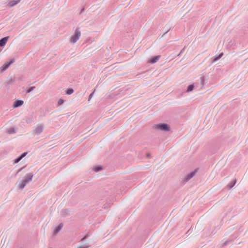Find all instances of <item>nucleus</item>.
Returning <instances> with one entry per match:
<instances>
[{
  "label": "nucleus",
  "instance_id": "obj_1",
  "mask_svg": "<svg viewBox=\"0 0 248 248\" xmlns=\"http://www.w3.org/2000/svg\"><path fill=\"white\" fill-rule=\"evenodd\" d=\"M33 175L32 172L26 174L22 179L18 180L16 183L17 187L20 190H22L26 185L32 180Z\"/></svg>",
  "mask_w": 248,
  "mask_h": 248
},
{
  "label": "nucleus",
  "instance_id": "obj_2",
  "mask_svg": "<svg viewBox=\"0 0 248 248\" xmlns=\"http://www.w3.org/2000/svg\"><path fill=\"white\" fill-rule=\"evenodd\" d=\"M155 129L163 131H169L170 130V126L166 124L160 123L154 125Z\"/></svg>",
  "mask_w": 248,
  "mask_h": 248
},
{
  "label": "nucleus",
  "instance_id": "obj_3",
  "mask_svg": "<svg viewBox=\"0 0 248 248\" xmlns=\"http://www.w3.org/2000/svg\"><path fill=\"white\" fill-rule=\"evenodd\" d=\"M81 35L80 31L78 29H77L75 31L74 34L71 36L70 39V42L72 44H74L77 42L79 39Z\"/></svg>",
  "mask_w": 248,
  "mask_h": 248
},
{
  "label": "nucleus",
  "instance_id": "obj_4",
  "mask_svg": "<svg viewBox=\"0 0 248 248\" xmlns=\"http://www.w3.org/2000/svg\"><path fill=\"white\" fill-rule=\"evenodd\" d=\"M44 129V125L42 124H38L33 130V133L36 135H39L42 133Z\"/></svg>",
  "mask_w": 248,
  "mask_h": 248
},
{
  "label": "nucleus",
  "instance_id": "obj_5",
  "mask_svg": "<svg viewBox=\"0 0 248 248\" xmlns=\"http://www.w3.org/2000/svg\"><path fill=\"white\" fill-rule=\"evenodd\" d=\"M14 60L11 61L8 63H4L2 66L0 67V72H2L7 69L8 67L13 62Z\"/></svg>",
  "mask_w": 248,
  "mask_h": 248
},
{
  "label": "nucleus",
  "instance_id": "obj_6",
  "mask_svg": "<svg viewBox=\"0 0 248 248\" xmlns=\"http://www.w3.org/2000/svg\"><path fill=\"white\" fill-rule=\"evenodd\" d=\"M20 0H9L7 2V5L9 7H13L19 2Z\"/></svg>",
  "mask_w": 248,
  "mask_h": 248
},
{
  "label": "nucleus",
  "instance_id": "obj_7",
  "mask_svg": "<svg viewBox=\"0 0 248 248\" xmlns=\"http://www.w3.org/2000/svg\"><path fill=\"white\" fill-rule=\"evenodd\" d=\"M27 154V152H24L22 154L19 156H18L17 158L15 159L14 160L13 163L14 164L17 163L19 162L23 157H24Z\"/></svg>",
  "mask_w": 248,
  "mask_h": 248
},
{
  "label": "nucleus",
  "instance_id": "obj_8",
  "mask_svg": "<svg viewBox=\"0 0 248 248\" xmlns=\"http://www.w3.org/2000/svg\"><path fill=\"white\" fill-rule=\"evenodd\" d=\"M27 154V152H24L22 154L19 156H18L17 158L15 159L14 160L13 163L14 164L17 163L19 162L23 157H24Z\"/></svg>",
  "mask_w": 248,
  "mask_h": 248
},
{
  "label": "nucleus",
  "instance_id": "obj_9",
  "mask_svg": "<svg viewBox=\"0 0 248 248\" xmlns=\"http://www.w3.org/2000/svg\"><path fill=\"white\" fill-rule=\"evenodd\" d=\"M27 154V152H24L22 154L19 156H18L17 158L15 159L14 160L13 163L14 164L17 163L19 162L23 157H24Z\"/></svg>",
  "mask_w": 248,
  "mask_h": 248
},
{
  "label": "nucleus",
  "instance_id": "obj_10",
  "mask_svg": "<svg viewBox=\"0 0 248 248\" xmlns=\"http://www.w3.org/2000/svg\"><path fill=\"white\" fill-rule=\"evenodd\" d=\"M160 57V56H159V55L154 57L148 60V62H149L150 63H155L156 62H157L158 61V60H159Z\"/></svg>",
  "mask_w": 248,
  "mask_h": 248
},
{
  "label": "nucleus",
  "instance_id": "obj_11",
  "mask_svg": "<svg viewBox=\"0 0 248 248\" xmlns=\"http://www.w3.org/2000/svg\"><path fill=\"white\" fill-rule=\"evenodd\" d=\"M9 37H5L0 40V46H4L8 40Z\"/></svg>",
  "mask_w": 248,
  "mask_h": 248
},
{
  "label": "nucleus",
  "instance_id": "obj_12",
  "mask_svg": "<svg viewBox=\"0 0 248 248\" xmlns=\"http://www.w3.org/2000/svg\"><path fill=\"white\" fill-rule=\"evenodd\" d=\"M23 103H24V102L22 100H17L15 102V103L13 105V107L14 108H17V107H20L23 104Z\"/></svg>",
  "mask_w": 248,
  "mask_h": 248
},
{
  "label": "nucleus",
  "instance_id": "obj_13",
  "mask_svg": "<svg viewBox=\"0 0 248 248\" xmlns=\"http://www.w3.org/2000/svg\"><path fill=\"white\" fill-rule=\"evenodd\" d=\"M16 132V129L15 127H11L7 130V133L9 134H15Z\"/></svg>",
  "mask_w": 248,
  "mask_h": 248
},
{
  "label": "nucleus",
  "instance_id": "obj_14",
  "mask_svg": "<svg viewBox=\"0 0 248 248\" xmlns=\"http://www.w3.org/2000/svg\"><path fill=\"white\" fill-rule=\"evenodd\" d=\"M195 173H196V171H192V172L189 173L186 176V179L187 180H189V179L192 178L195 175Z\"/></svg>",
  "mask_w": 248,
  "mask_h": 248
},
{
  "label": "nucleus",
  "instance_id": "obj_15",
  "mask_svg": "<svg viewBox=\"0 0 248 248\" xmlns=\"http://www.w3.org/2000/svg\"><path fill=\"white\" fill-rule=\"evenodd\" d=\"M236 179H234L231 182H230L228 185H227V187L231 189L236 184Z\"/></svg>",
  "mask_w": 248,
  "mask_h": 248
},
{
  "label": "nucleus",
  "instance_id": "obj_16",
  "mask_svg": "<svg viewBox=\"0 0 248 248\" xmlns=\"http://www.w3.org/2000/svg\"><path fill=\"white\" fill-rule=\"evenodd\" d=\"M222 56H223V53H221L218 56H215V57H213L212 58V59L213 60V62H215L216 61L219 60L222 57Z\"/></svg>",
  "mask_w": 248,
  "mask_h": 248
},
{
  "label": "nucleus",
  "instance_id": "obj_17",
  "mask_svg": "<svg viewBox=\"0 0 248 248\" xmlns=\"http://www.w3.org/2000/svg\"><path fill=\"white\" fill-rule=\"evenodd\" d=\"M194 87L195 86H194V84L189 85V86H188V87L187 88L186 92L189 93V92L192 91L194 88Z\"/></svg>",
  "mask_w": 248,
  "mask_h": 248
},
{
  "label": "nucleus",
  "instance_id": "obj_18",
  "mask_svg": "<svg viewBox=\"0 0 248 248\" xmlns=\"http://www.w3.org/2000/svg\"><path fill=\"white\" fill-rule=\"evenodd\" d=\"M62 224H60L54 230V233L55 234H57L62 229Z\"/></svg>",
  "mask_w": 248,
  "mask_h": 248
},
{
  "label": "nucleus",
  "instance_id": "obj_19",
  "mask_svg": "<svg viewBox=\"0 0 248 248\" xmlns=\"http://www.w3.org/2000/svg\"><path fill=\"white\" fill-rule=\"evenodd\" d=\"M102 169V167L100 166H95L93 168V170L95 171H99Z\"/></svg>",
  "mask_w": 248,
  "mask_h": 248
},
{
  "label": "nucleus",
  "instance_id": "obj_20",
  "mask_svg": "<svg viewBox=\"0 0 248 248\" xmlns=\"http://www.w3.org/2000/svg\"><path fill=\"white\" fill-rule=\"evenodd\" d=\"M74 92V90L72 89H69L67 90L66 92V93L67 94H71Z\"/></svg>",
  "mask_w": 248,
  "mask_h": 248
},
{
  "label": "nucleus",
  "instance_id": "obj_21",
  "mask_svg": "<svg viewBox=\"0 0 248 248\" xmlns=\"http://www.w3.org/2000/svg\"><path fill=\"white\" fill-rule=\"evenodd\" d=\"M62 215L63 216H65L66 215L69 214L70 213V211L68 210H64L62 211Z\"/></svg>",
  "mask_w": 248,
  "mask_h": 248
},
{
  "label": "nucleus",
  "instance_id": "obj_22",
  "mask_svg": "<svg viewBox=\"0 0 248 248\" xmlns=\"http://www.w3.org/2000/svg\"><path fill=\"white\" fill-rule=\"evenodd\" d=\"M64 101L62 99H60L58 102L59 105H61L64 103Z\"/></svg>",
  "mask_w": 248,
  "mask_h": 248
},
{
  "label": "nucleus",
  "instance_id": "obj_23",
  "mask_svg": "<svg viewBox=\"0 0 248 248\" xmlns=\"http://www.w3.org/2000/svg\"><path fill=\"white\" fill-rule=\"evenodd\" d=\"M35 88V87H31L27 91V93H30L32 91H33L34 90V89Z\"/></svg>",
  "mask_w": 248,
  "mask_h": 248
},
{
  "label": "nucleus",
  "instance_id": "obj_24",
  "mask_svg": "<svg viewBox=\"0 0 248 248\" xmlns=\"http://www.w3.org/2000/svg\"><path fill=\"white\" fill-rule=\"evenodd\" d=\"M93 96V93H91V94H90V95H89V96L88 101H90V100L92 99V98Z\"/></svg>",
  "mask_w": 248,
  "mask_h": 248
},
{
  "label": "nucleus",
  "instance_id": "obj_25",
  "mask_svg": "<svg viewBox=\"0 0 248 248\" xmlns=\"http://www.w3.org/2000/svg\"><path fill=\"white\" fill-rule=\"evenodd\" d=\"M88 246H84V247H79L77 248H88Z\"/></svg>",
  "mask_w": 248,
  "mask_h": 248
},
{
  "label": "nucleus",
  "instance_id": "obj_26",
  "mask_svg": "<svg viewBox=\"0 0 248 248\" xmlns=\"http://www.w3.org/2000/svg\"><path fill=\"white\" fill-rule=\"evenodd\" d=\"M26 122L27 123H30L31 122V119H29L28 120H27Z\"/></svg>",
  "mask_w": 248,
  "mask_h": 248
}]
</instances>
